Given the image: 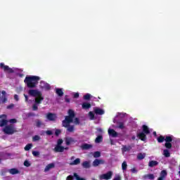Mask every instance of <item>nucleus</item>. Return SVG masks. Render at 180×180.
<instances>
[{"label": "nucleus", "instance_id": "f257e3e1", "mask_svg": "<svg viewBox=\"0 0 180 180\" xmlns=\"http://www.w3.org/2000/svg\"><path fill=\"white\" fill-rule=\"evenodd\" d=\"M69 116H66L65 120L63 122L64 127H68V131L72 132L74 130V127L70 126V123H74L75 124H79V120L75 118V113L72 110H68ZM70 126V127H69Z\"/></svg>", "mask_w": 180, "mask_h": 180}, {"label": "nucleus", "instance_id": "f03ea898", "mask_svg": "<svg viewBox=\"0 0 180 180\" xmlns=\"http://www.w3.org/2000/svg\"><path fill=\"white\" fill-rule=\"evenodd\" d=\"M28 95L34 98L35 103L32 105L33 110H37L39 105L44 101V97L41 91L37 89H30L28 91Z\"/></svg>", "mask_w": 180, "mask_h": 180}, {"label": "nucleus", "instance_id": "7ed1b4c3", "mask_svg": "<svg viewBox=\"0 0 180 180\" xmlns=\"http://www.w3.org/2000/svg\"><path fill=\"white\" fill-rule=\"evenodd\" d=\"M40 80V77L37 76H27L24 80L28 88H34L37 84H38L39 81Z\"/></svg>", "mask_w": 180, "mask_h": 180}, {"label": "nucleus", "instance_id": "20e7f679", "mask_svg": "<svg viewBox=\"0 0 180 180\" xmlns=\"http://www.w3.org/2000/svg\"><path fill=\"white\" fill-rule=\"evenodd\" d=\"M143 132H138L137 136L139 137V139L142 141H146V140H147V136H146V134H150V129H148V127L143 125Z\"/></svg>", "mask_w": 180, "mask_h": 180}, {"label": "nucleus", "instance_id": "39448f33", "mask_svg": "<svg viewBox=\"0 0 180 180\" xmlns=\"http://www.w3.org/2000/svg\"><path fill=\"white\" fill-rule=\"evenodd\" d=\"M0 67L4 70V72H7L8 74H12V72H18L19 71V69L16 68H11L8 65H5L4 63H0Z\"/></svg>", "mask_w": 180, "mask_h": 180}, {"label": "nucleus", "instance_id": "423d86ee", "mask_svg": "<svg viewBox=\"0 0 180 180\" xmlns=\"http://www.w3.org/2000/svg\"><path fill=\"white\" fill-rule=\"evenodd\" d=\"M3 131L5 133V134H13L14 133H16V128L15 127V126L13 124H10V125H7L6 126L4 129H3Z\"/></svg>", "mask_w": 180, "mask_h": 180}, {"label": "nucleus", "instance_id": "0eeeda50", "mask_svg": "<svg viewBox=\"0 0 180 180\" xmlns=\"http://www.w3.org/2000/svg\"><path fill=\"white\" fill-rule=\"evenodd\" d=\"M112 176H113V172L110 171L105 174H101L99 176V179L109 180L112 179Z\"/></svg>", "mask_w": 180, "mask_h": 180}, {"label": "nucleus", "instance_id": "6e6552de", "mask_svg": "<svg viewBox=\"0 0 180 180\" xmlns=\"http://www.w3.org/2000/svg\"><path fill=\"white\" fill-rule=\"evenodd\" d=\"M7 124L6 116L5 115H0V127H4V126H6Z\"/></svg>", "mask_w": 180, "mask_h": 180}, {"label": "nucleus", "instance_id": "1a4fd4ad", "mask_svg": "<svg viewBox=\"0 0 180 180\" xmlns=\"http://www.w3.org/2000/svg\"><path fill=\"white\" fill-rule=\"evenodd\" d=\"M105 164V160L102 159H96L94 160L92 165L93 167H98V165H103Z\"/></svg>", "mask_w": 180, "mask_h": 180}, {"label": "nucleus", "instance_id": "9d476101", "mask_svg": "<svg viewBox=\"0 0 180 180\" xmlns=\"http://www.w3.org/2000/svg\"><path fill=\"white\" fill-rule=\"evenodd\" d=\"M39 86L40 89H44V91H49L50 89V84L46 83L45 82H41Z\"/></svg>", "mask_w": 180, "mask_h": 180}, {"label": "nucleus", "instance_id": "9b49d317", "mask_svg": "<svg viewBox=\"0 0 180 180\" xmlns=\"http://www.w3.org/2000/svg\"><path fill=\"white\" fill-rule=\"evenodd\" d=\"M66 146H70L71 144H74L75 143V139L70 136H66L65 139Z\"/></svg>", "mask_w": 180, "mask_h": 180}, {"label": "nucleus", "instance_id": "f8f14e48", "mask_svg": "<svg viewBox=\"0 0 180 180\" xmlns=\"http://www.w3.org/2000/svg\"><path fill=\"white\" fill-rule=\"evenodd\" d=\"M94 111L96 115H105V110L99 108L98 107H95L94 108Z\"/></svg>", "mask_w": 180, "mask_h": 180}, {"label": "nucleus", "instance_id": "ddd939ff", "mask_svg": "<svg viewBox=\"0 0 180 180\" xmlns=\"http://www.w3.org/2000/svg\"><path fill=\"white\" fill-rule=\"evenodd\" d=\"M54 150L56 153H63V151H64V150H68V148H64V147L61 146L60 145H56Z\"/></svg>", "mask_w": 180, "mask_h": 180}, {"label": "nucleus", "instance_id": "4468645a", "mask_svg": "<svg viewBox=\"0 0 180 180\" xmlns=\"http://www.w3.org/2000/svg\"><path fill=\"white\" fill-rule=\"evenodd\" d=\"M124 116H126L125 113L118 112L117 114V115L115 116V117L114 118L113 122L116 123V122L117 121V119H123V117H124Z\"/></svg>", "mask_w": 180, "mask_h": 180}, {"label": "nucleus", "instance_id": "2eb2a0df", "mask_svg": "<svg viewBox=\"0 0 180 180\" xmlns=\"http://www.w3.org/2000/svg\"><path fill=\"white\" fill-rule=\"evenodd\" d=\"M2 96L0 97V103H5L6 102V91H1Z\"/></svg>", "mask_w": 180, "mask_h": 180}, {"label": "nucleus", "instance_id": "dca6fc26", "mask_svg": "<svg viewBox=\"0 0 180 180\" xmlns=\"http://www.w3.org/2000/svg\"><path fill=\"white\" fill-rule=\"evenodd\" d=\"M46 119H48V120L54 121L57 119V117L56 116V114L49 112L46 115Z\"/></svg>", "mask_w": 180, "mask_h": 180}, {"label": "nucleus", "instance_id": "f3484780", "mask_svg": "<svg viewBox=\"0 0 180 180\" xmlns=\"http://www.w3.org/2000/svg\"><path fill=\"white\" fill-rule=\"evenodd\" d=\"M108 134L111 137H117L118 134L114 129H112L109 128L108 129Z\"/></svg>", "mask_w": 180, "mask_h": 180}, {"label": "nucleus", "instance_id": "a211bd4d", "mask_svg": "<svg viewBox=\"0 0 180 180\" xmlns=\"http://www.w3.org/2000/svg\"><path fill=\"white\" fill-rule=\"evenodd\" d=\"M131 150V147L130 146H123L122 148V153L124 154V153H129Z\"/></svg>", "mask_w": 180, "mask_h": 180}, {"label": "nucleus", "instance_id": "6ab92c4d", "mask_svg": "<svg viewBox=\"0 0 180 180\" xmlns=\"http://www.w3.org/2000/svg\"><path fill=\"white\" fill-rule=\"evenodd\" d=\"M53 168H54V163L49 164L45 167L44 172H49V171H50V169H53Z\"/></svg>", "mask_w": 180, "mask_h": 180}, {"label": "nucleus", "instance_id": "aec40b11", "mask_svg": "<svg viewBox=\"0 0 180 180\" xmlns=\"http://www.w3.org/2000/svg\"><path fill=\"white\" fill-rule=\"evenodd\" d=\"M8 172L11 175H16V174H19V170H18V169L13 168L8 169Z\"/></svg>", "mask_w": 180, "mask_h": 180}, {"label": "nucleus", "instance_id": "412c9836", "mask_svg": "<svg viewBox=\"0 0 180 180\" xmlns=\"http://www.w3.org/2000/svg\"><path fill=\"white\" fill-rule=\"evenodd\" d=\"M143 179H154L155 176H154V174H146V175H144L143 176Z\"/></svg>", "mask_w": 180, "mask_h": 180}, {"label": "nucleus", "instance_id": "4be33fe9", "mask_svg": "<svg viewBox=\"0 0 180 180\" xmlns=\"http://www.w3.org/2000/svg\"><path fill=\"white\" fill-rule=\"evenodd\" d=\"M82 109H89V108H91V103L84 102L82 103Z\"/></svg>", "mask_w": 180, "mask_h": 180}, {"label": "nucleus", "instance_id": "5701e85b", "mask_svg": "<svg viewBox=\"0 0 180 180\" xmlns=\"http://www.w3.org/2000/svg\"><path fill=\"white\" fill-rule=\"evenodd\" d=\"M82 148H83V150H89V148H92V145L84 143L82 146Z\"/></svg>", "mask_w": 180, "mask_h": 180}, {"label": "nucleus", "instance_id": "b1692460", "mask_svg": "<svg viewBox=\"0 0 180 180\" xmlns=\"http://www.w3.org/2000/svg\"><path fill=\"white\" fill-rule=\"evenodd\" d=\"M83 168H90L91 167V162L85 161L82 163Z\"/></svg>", "mask_w": 180, "mask_h": 180}, {"label": "nucleus", "instance_id": "393cba45", "mask_svg": "<svg viewBox=\"0 0 180 180\" xmlns=\"http://www.w3.org/2000/svg\"><path fill=\"white\" fill-rule=\"evenodd\" d=\"M56 93L58 96H63L64 95V92H63V89H56Z\"/></svg>", "mask_w": 180, "mask_h": 180}, {"label": "nucleus", "instance_id": "a878e982", "mask_svg": "<svg viewBox=\"0 0 180 180\" xmlns=\"http://www.w3.org/2000/svg\"><path fill=\"white\" fill-rule=\"evenodd\" d=\"M162 154L166 158L170 157V155H171V153H169V150H168V149H165L163 150V153Z\"/></svg>", "mask_w": 180, "mask_h": 180}, {"label": "nucleus", "instance_id": "bb28decb", "mask_svg": "<svg viewBox=\"0 0 180 180\" xmlns=\"http://www.w3.org/2000/svg\"><path fill=\"white\" fill-rule=\"evenodd\" d=\"M156 165H158V162L155 160H152L148 163L149 167H155Z\"/></svg>", "mask_w": 180, "mask_h": 180}, {"label": "nucleus", "instance_id": "cd10ccee", "mask_svg": "<svg viewBox=\"0 0 180 180\" xmlns=\"http://www.w3.org/2000/svg\"><path fill=\"white\" fill-rule=\"evenodd\" d=\"M81 162V160L79 158H77L73 162L70 163V165H78Z\"/></svg>", "mask_w": 180, "mask_h": 180}, {"label": "nucleus", "instance_id": "c85d7f7f", "mask_svg": "<svg viewBox=\"0 0 180 180\" xmlns=\"http://www.w3.org/2000/svg\"><path fill=\"white\" fill-rule=\"evenodd\" d=\"M146 158V153H139L137 155L138 160H144Z\"/></svg>", "mask_w": 180, "mask_h": 180}, {"label": "nucleus", "instance_id": "c756f323", "mask_svg": "<svg viewBox=\"0 0 180 180\" xmlns=\"http://www.w3.org/2000/svg\"><path fill=\"white\" fill-rule=\"evenodd\" d=\"M103 140L102 136H98L95 140V143H101Z\"/></svg>", "mask_w": 180, "mask_h": 180}, {"label": "nucleus", "instance_id": "7c9ffc66", "mask_svg": "<svg viewBox=\"0 0 180 180\" xmlns=\"http://www.w3.org/2000/svg\"><path fill=\"white\" fill-rule=\"evenodd\" d=\"M122 168L123 171H126L127 169V162H123L122 164Z\"/></svg>", "mask_w": 180, "mask_h": 180}, {"label": "nucleus", "instance_id": "2f4dec72", "mask_svg": "<svg viewBox=\"0 0 180 180\" xmlns=\"http://www.w3.org/2000/svg\"><path fill=\"white\" fill-rule=\"evenodd\" d=\"M92 97V96L89 94H86V95L84 96V99L85 101H89V99H91V98Z\"/></svg>", "mask_w": 180, "mask_h": 180}, {"label": "nucleus", "instance_id": "473e14b6", "mask_svg": "<svg viewBox=\"0 0 180 180\" xmlns=\"http://www.w3.org/2000/svg\"><path fill=\"white\" fill-rule=\"evenodd\" d=\"M93 156L94 157V158H99V157H101V152L99 151H96L93 154Z\"/></svg>", "mask_w": 180, "mask_h": 180}, {"label": "nucleus", "instance_id": "72a5a7b5", "mask_svg": "<svg viewBox=\"0 0 180 180\" xmlns=\"http://www.w3.org/2000/svg\"><path fill=\"white\" fill-rule=\"evenodd\" d=\"M165 141L166 143H171V141H172V136H166Z\"/></svg>", "mask_w": 180, "mask_h": 180}, {"label": "nucleus", "instance_id": "f704fd0d", "mask_svg": "<svg viewBox=\"0 0 180 180\" xmlns=\"http://www.w3.org/2000/svg\"><path fill=\"white\" fill-rule=\"evenodd\" d=\"M165 141V137L160 136V137L158 138V143H162Z\"/></svg>", "mask_w": 180, "mask_h": 180}, {"label": "nucleus", "instance_id": "c9c22d12", "mask_svg": "<svg viewBox=\"0 0 180 180\" xmlns=\"http://www.w3.org/2000/svg\"><path fill=\"white\" fill-rule=\"evenodd\" d=\"M89 116L90 119H91V120H94V119H95V114H94L92 112V111H90L89 112Z\"/></svg>", "mask_w": 180, "mask_h": 180}, {"label": "nucleus", "instance_id": "e433bc0d", "mask_svg": "<svg viewBox=\"0 0 180 180\" xmlns=\"http://www.w3.org/2000/svg\"><path fill=\"white\" fill-rule=\"evenodd\" d=\"M165 176H167V171L163 170L160 173V177L161 178H165Z\"/></svg>", "mask_w": 180, "mask_h": 180}, {"label": "nucleus", "instance_id": "4c0bfd02", "mask_svg": "<svg viewBox=\"0 0 180 180\" xmlns=\"http://www.w3.org/2000/svg\"><path fill=\"white\" fill-rule=\"evenodd\" d=\"M32 143L27 144V145L25 147V151H29V150H30V148H32Z\"/></svg>", "mask_w": 180, "mask_h": 180}, {"label": "nucleus", "instance_id": "58836bf2", "mask_svg": "<svg viewBox=\"0 0 180 180\" xmlns=\"http://www.w3.org/2000/svg\"><path fill=\"white\" fill-rule=\"evenodd\" d=\"M118 129H124V123L123 122H117Z\"/></svg>", "mask_w": 180, "mask_h": 180}, {"label": "nucleus", "instance_id": "ea45409f", "mask_svg": "<svg viewBox=\"0 0 180 180\" xmlns=\"http://www.w3.org/2000/svg\"><path fill=\"white\" fill-rule=\"evenodd\" d=\"M165 146L166 148H171L172 147V144H171V142H166Z\"/></svg>", "mask_w": 180, "mask_h": 180}, {"label": "nucleus", "instance_id": "a19ab883", "mask_svg": "<svg viewBox=\"0 0 180 180\" xmlns=\"http://www.w3.org/2000/svg\"><path fill=\"white\" fill-rule=\"evenodd\" d=\"M74 177L75 178L76 180H84V179L79 177V176H78V174H77V173L74 174Z\"/></svg>", "mask_w": 180, "mask_h": 180}, {"label": "nucleus", "instance_id": "79ce46f5", "mask_svg": "<svg viewBox=\"0 0 180 180\" xmlns=\"http://www.w3.org/2000/svg\"><path fill=\"white\" fill-rule=\"evenodd\" d=\"M32 140L33 141H39V140H40V136L36 135L33 137Z\"/></svg>", "mask_w": 180, "mask_h": 180}, {"label": "nucleus", "instance_id": "37998d69", "mask_svg": "<svg viewBox=\"0 0 180 180\" xmlns=\"http://www.w3.org/2000/svg\"><path fill=\"white\" fill-rule=\"evenodd\" d=\"M32 155L34 156V157H38V155H40V153L38 152V151H32Z\"/></svg>", "mask_w": 180, "mask_h": 180}, {"label": "nucleus", "instance_id": "c03bdc74", "mask_svg": "<svg viewBox=\"0 0 180 180\" xmlns=\"http://www.w3.org/2000/svg\"><path fill=\"white\" fill-rule=\"evenodd\" d=\"M24 165L25 167H30V162H29V161L26 160L24 162Z\"/></svg>", "mask_w": 180, "mask_h": 180}, {"label": "nucleus", "instance_id": "a18cd8bd", "mask_svg": "<svg viewBox=\"0 0 180 180\" xmlns=\"http://www.w3.org/2000/svg\"><path fill=\"white\" fill-rule=\"evenodd\" d=\"M63 144V139L58 140V143L56 146H61Z\"/></svg>", "mask_w": 180, "mask_h": 180}, {"label": "nucleus", "instance_id": "49530a36", "mask_svg": "<svg viewBox=\"0 0 180 180\" xmlns=\"http://www.w3.org/2000/svg\"><path fill=\"white\" fill-rule=\"evenodd\" d=\"M73 97L74 98H79V93H73Z\"/></svg>", "mask_w": 180, "mask_h": 180}, {"label": "nucleus", "instance_id": "de8ad7c7", "mask_svg": "<svg viewBox=\"0 0 180 180\" xmlns=\"http://www.w3.org/2000/svg\"><path fill=\"white\" fill-rule=\"evenodd\" d=\"M60 133H61V131H60V129H56L55 131L56 136H58Z\"/></svg>", "mask_w": 180, "mask_h": 180}, {"label": "nucleus", "instance_id": "09e8293b", "mask_svg": "<svg viewBox=\"0 0 180 180\" xmlns=\"http://www.w3.org/2000/svg\"><path fill=\"white\" fill-rule=\"evenodd\" d=\"M131 172L133 174H137V169L136 168H133L131 169Z\"/></svg>", "mask_w": 180, "mask_h": 180}, {"label": "nucleus", "instance_id": "8fccbe9b", "mask_svg": "<svg viewBox=\"0 0 180 180\" xmlns=\"http://www.w3.org/2000/svg\"><path fill=\"white\" fill-rule=\"evenodd\" d=\"M25 102H29V96L24 94Z\"/></svg>", "mask_w": 180, "mask_h": 180}, {"label": "nucleus", "instance_id": "3c124183", "mask_svg": "<svg viewBox=\"0 0 180 180\" xmlns=\"http://www.w3.org/2000/svg\"><path fill=\"white\" fill-rule=\"evenodd\" d=\"M16 122H17L16 119H11L9 120L10 123H16Z\"/></svg>", "mask_w": 180, "mask_h": 180}, {"label": "nucleus", "instance_id": "603ef678", "mask_svg": "<svg viewBox=\"0 0 180 180\" xmlns=\"http://www.w3.org/2000/svg\"><path fill=\"white\" fill-rule=\"evenodd\" d=\"M37 127H40V126H41V122L40 121H37Z\"/></svg>", "mask_w": 180, "mask_h": 180}, {"label": "nucleus", "instance_id": "864d4df0", "mask_svg": "<svg viewBox=\"0 0 180 180\" xmlns=\"http://www.w3.org/2000/svg\"><path fill=\"white\" fill-rule=\"evenodd\" d=\"M46 134H48V136H51V134H53V131H46Z\"/></svg>", "mask_w": 180, "mask_h": 180}, {"label": "nucleus", "instance_id": "5fc2aeb1", "mask_svg": "<svg viewBox=\"0 0 180 180\" xmlns=\"http://www.w3.org/2000/svg\"><path fill=\"white\" fill-rule=\"evenodd\" d=\"M14 99L15 100V101H19V96H18V95H15L14 96Z\"/></svg>", "mask_w": 180, "mask_h": 180}, {"label": "nucleus", "instance_id": "6e6d98bb", "mask_svg": "<svg viewBox=\"0 0 180 180\" xmlns=\"http://www.w3.org/2000/svg\"><path fill=\"white\" fill-rule=\"evenodd\" d=\"M73 176H68V177H67V180H72L73 179Z\"/></svg>", "mask_w": 180, "mask_h": 180}, {"label": "nucleus", "instance_id": "4d7b16f0", "mask_svg": "<svg viewBox=\"0 0 180 180\" xmlns=\"http://www.w3.org/2000/svg\"><path fill=\"white\" fill-rule=\"evenodd\" d=\"M97 130L99 131V133H102L103 131L101 128H98Z\"/></svg>", "mask_w": 180, "mask_h": 180}, {"label": "nucleus", "instance_id": "13d9d810", "mask_svg": "<svg viewBox=\"0 0 180 180\" xmlns=\"http://www.w3.org/2000/svg\"><path fill=\"white\" fill-rule=\"evenodd\" d=\"M65 102H68V103H69L70 100V98H65Z\"/></svg>", "mask_w": 180, "mask_h": 180}, {"label": "nucleus", "instance_id": "bf43d9fd", "mask_svg": "<svg viewBox=\"0 0 180 180\" xmlns=\"http://www.w3.org/2000/svg\"><path fill=\"white\" fill-rule=\"evenodd\" d=\"M165 178H164V177H159L158 179V180H165Z\"/></svg>", "mask_w": 180, "mask_h": 180}, {"label": "nucleus", "instance_id": "052dcab7", "mask_svg": "<svg viewBox=\"0 0 180 180\" xmlns=\"http://www.w3.org/2000/svg\"><path fill=\"white\" fill-rule=\"evenodd\" d=\"M110 143H111L112 146H113V144H114L113 143V140L110 139Z\"/></svg>", "mask_w": 180, "mask_h": 180}, {"label": "nucleus", "instance_id": "680f3d73", "mask_svg": "<svg viewBox=\"0 0 180 180\" xmlns=\"http://www.w3.org/2000/svg\"><path fill=\"white\" fill-rule=\"evenodd\" d=\"M11 108H13V105H11L8 107V109H11Z\"/></svg>", "mask_w": 180, "mask_h": 180}, {"label": "nucleus", "instance_id": "e2e57ef3", "mask_svg": "<svg viewBox=\"0 0 180 180\" xmlns=\"http://www.w3.org/2000/svg\"><path fill=\"white\" fill-rule=\"evenodd\" d=\"M132 140H136V136H132Z\"/></svg>", "mask_w": 180, "mask_h": 180}, {"label": "nucleus", "instance_id": "0e129e2a", "mask_svg": "<svg viewBox=\"0 0 180 180\" xmlns=\"http://www.w3.org/2000/svg\"><path fill=\"white\" fill-rule=\"evenodd\" d=\"M153 134H154V136H157V132L154 131Z\"/></svg>", "mask_w": 180, "mask_h": 180}, {"label": "nucleus", "instance_id": "69168bd1", "mask_svg": "<svg viewBox=\"0 0 180 180\" xmlns=\"http://www.w3.org/2000/svg\"><path fill=\"white\" fill-rule=\"evenodd\" d=\"M19 76H20V77H23V75H22V74H20Z\"/></svg>", "mask_w": 180, "mask_h": 180}]
</instances>
